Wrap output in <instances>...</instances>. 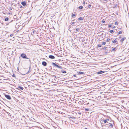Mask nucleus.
Segmentation results:
<instances>
[{
    "mask_svg": "<svg viewBox=\"0 0 129 129\" xmlns=\"http://www.w3.org/2000/svg\"><path fill=\"white\" fill-rule=\"evenodd\" d=\"M20 56H21L22 58L24 59H29L27 57L25 54L24 53L21 54L20 55Z\"/></svg>",
    "mask_w": 129,
    "mask_h": 129,
    "instance_id": "f257e3e1",
    "label": "nucleus"
},
{
    "mask_svg": "<svg viewBox=\"0 0 129 129\" xmlns=\"http://www.w3.org/2000/svg\"><path fill=\"white\" fill-rule=\"evenodd\" d=\"M52 65L54 67H57V68L60 69H62V67L58 65L57 64L55 63L54 62H52Z\"/></svg>",
    "mask_w": 129,
    "mask_h": 129,
    "instance_id": "f03ea898",
    "label": "nucleus"
},
{
    "mask_svg": "<svg viewBox=\"0 0 129 129\" xmlns=\"http://www.w3.org/2000/svg\"><path fill=\"white\" fill-rule=\"evenodd\" d=\"M5 96L7 99L9 100H10L11 99V98L10 96L9 95L5 94Z\"/></svg>",
    "mask_w": 129,
    "mask_h": 129,
    "instance_id": "7ed1b4c3",
    "label": "nucleus"
},
{
    "mask_svg": "<svg viewBox=\"0 0 129 129\" xmlns=\"http://www.w3.org/2000/svg\"><path fill=\"white\" fill-rule=\"evenodd\" d=\"M42 64L43 66H46L47 65V63L45 61H43Z\"/></svg>",
    "mask_w": 129,
    "mask_h": 129,
    "instance_id": "20e7f679",
    "label": "nucleus"
},
{
    "mask_svg": "<svg viewBox=\"0 0 129 129\" xmlns=\"http://www.w3.org/2000/svg\"><path fill=\"white\" fill-rule=\"evenodd\" d=\"M17 89L21 90H23V88L21 86H18Z\"/></svg>",
    "mask_w": 129,
    "mask_h": 129,
    "instance_id": "39448f33",
    "label": "nucleus"
},
{
    "mask_svg": "<svg viewBox=\"0 0 129 129\" xmlns=\"http://www.w3.org/2000/svg\"><path fill=\"white\" fill-rule=\"evenodd\" d=\"M49 57L51 59H53L55 58L54 56L52 55H50L49 56Z\"/></svg>",
    "mask_w": 129,
    "mask_h": 129,
    "instance_id": "423d86ee",
    "label": "nucleus"
},
{
    "mask_svg": "<svg viewBox=\"0 0 129 129\" xmlns=\"http://www.w3.org/2000/svg\"><path fill=\"white\" fill-rule=\"evenodd\" d=\"M126 39L125 37H124L122 38L120 40V41L122 43H123V42Z\"/></svg>",
    "mask_w": 129,
    "mask_h": 129,
    "instance_id": "0eeeda50",
    "label": "nucleus"
},
{
    "mask_svg": "<svg viewBox=\"0 0 129 129\" xmlns=\"http://www.w3.org/2000/svg\"><path fill=\"white\" fill-rule=\"evenodd\" d=\"M22 5L24 6H25L26 5V2H23L21 3Z\"/></svg>",
    "mask_w": 129,
    "mask_h": 129,
    "instance_id": "6e6552de",
    "label": "nucleus"
},
{
    "mask_svg": "<svg viewBox=\"0 0 129 129\" xmlns=\"http://www.w3.org/2000/svg\"><path fill=\"white\" fill-rule=\"evenodd\" d=\"M105 72V71H100V72H98V74H102V73H104Z\"/></svg>",
    "mask_w": 129,
    "mask_h": 129,
    "instance_id": "1a4fd4ad",
    "label": "nucleus"
},
{
    "mask_svg": "<svg viewBox=\"0 0 129 129\" xmlns=\"http://www.w3.org/2000/svg\"><path fill=\"white\" fill-rule=\"evenodd\" d=\"M77 72L78 74H84V73L81 72Z\"/></svg>",
    "mask_w": 129,
    "mask_h": 129,
    "instance_id": "9d476101",
    "label": "nucleus"
},
{
    "mask_svg": "<svg viewBox=\"0 0 129 129\" xmlns=\"http://www.w3.org/2000/svg\"><path fill=\"white\" fill-rule=\"evenodd\" d=\"M117 41L115 39L113 41H112V42L113 43H116L117 42Z\"/></svg>",
    "mask_w": 129,
    "mask_h": 129,
    "instance_id": "9b49d317",
    "label": "nucleus"
},
{
    "mask_svg": "<svg viewBox=\"0 0 129 129\" xmlns=\"http://www.w3.org/2000/svg\"><path fill=\"white\" fill-rule=\"evenodd\" d=\"M103 121L104 122V123H108V121H107V120H103Z\"/></svg>",
    "mask_w": 129,
    "mask_h": 129,
    "instance_id": "f8f14e48",
    "label": "nucleus"
},
{
    "mask_svg": "<svg viewBox=\"0 0 129 129\" xmlns=\"http://www.w3.org/2000/svg\"><path fill=\"white\" fill-rule=\"evenodd\" d=\"M117 50V49L116 48H114L112 49V51H115Z\"/></svg>",
    "mask_w": 129,
    "mask_h": 129,
    "instance_id": "ddd939ff",
    "label": "nucleus"
},
{
    "mask_svg": "<svg viewBox=\"0 0 129 129\" xmlns=\"http://www.w3.org/2000/svg\"><path fill=\"white\" fill-rule=\"evenodd\" d=\"M122 33V31H119L118 32V34L117 35V36H118L119 35V34H121Z\"/></svg>",
    "mask_w": 129,
    "mask_h": 129,
    "instance_id": "4468645a",
    "label": "nucleus"
},
{
    "mask_svg": "<svg viewBox=\"0 0 129 129\" xmlns=\"http://www.w3.org/2000/svg\"><path fill=\"white\" fill-rule=\"evenodd\" d=\"M78 8H79V9H82L83 8V7L82 6H80Z\"/></svg>",
    "mask_w": 129,
    "mask_h": 129,
    "instance_id": "2eb2a0df",
    "label": "nucleus"
},
{
    "mask_svg": "<svg viewBox=\"0 0 129 129\" xmlns=\"http://www.w3.org/2000/svg\"><path fill=\"white\" fill-rule=\"evenodd\" d=\"M78 20H83V18L82 17H80L79 18H78Z\"/></svg>",
    "mask_w": 129,
    "mask_h": 129,
    "instance_id": "dca6fc26",
    "label": "nucleus"
},
{
    "mask_svg": "<svg viewBox=\"0 0 129 129\" xmlns=\"http://www.w3.org/2000/svg\"><path fill=\"white\" fill-rule=\"evenodd\" d=\"M9 19L8 18V17H7L5 19V20L6 21H7Z\"/></svg>",
    "mask_w": 129,
    "mask_h": 129,
    "instance_id": "f3484780",
    "label": "nucleus"
},
{
    "mask_svg": "<svg viewBox=\"0 0 129 129\" xmlns=\"http://www.w3.org/2000/svg\"><path fill=\"white\" fill-rule=\"evenodd\" d=\"M61 72H62L63 73H67V72L66 71L63 70H62L61 71Z\"/></svg>",
    "mask_w": 129,
    "mask_h": 129,
    "instance_id": "a211bd4d",
    "label": "nucleus"
},
{
    "mask_svg": "<svg viewBox=\"0 0 129 129\" xmlns=\"http://www.w3.org/2000/svg\"><path fill=\"white\" fill-rule=\"evenodd\" d=\"M76 16V15L75 14H72V17H73L74 16Z\"/></svg>",
    "mask_w": 129,
    "mask_h": 129,
    "instance_id": "6ab92c4d",
    "label": "nucleus"
},
{
    "mask_svg": "<svg viewBox=\"0 0 129 129\" xmlns=\"http://www.w3.org/2000/svg\"><path fill=\"white\" fill-rule=\"evenodd\" d=\"M114 31H113V30H111L110 31V33H112L113 32H114Z\"/></svg>",
    "mask_w": 129,
    "mask_h": 129,
    "instance_id": "aec40b11",
    "label": "nucleus"
},
{
    "mask_svg": "<svg viewBox=\"0 0 129 129\" xmlns=\"http://www.w3.org/2000/svg\"><path fill=\"white\" fill-rule=\"evenodd\" d=\"M109 124H110V125L111 127H113V124H112L109 123Z\"/></svg>",
    "mask_w": 129,
    "mask_h": 129,
    "instance_id": "412c9836",
    "label": "nucleus"
},
{
    "mask_svg": "<svg viewBox=\"0 0 129 129\" xmlns=\"http://www.w3.org/2000/svg\"><path fill=\"white\" fill-rule=\"evenodd\" d=\"M102 22L103 23H106V22L104 20V19H103L102 21Z\"/></svg>",
    "mask_w": 129,
    "mask_h": 129,
    "instance_id": "4be33fe9",
    "label": "nucleus"
},
{
    "mask_svg": "<svg viewBox=\"0 0 129 129\" xmlns=\"http://www.w3.org/2000/svg\"><path fill=\"white\" fill-rule=\"evenodd\" d=\"M106 43L105 42H102V45H105L106 44Z\"/></svg>",
    "mask_w": 129,
    "mask_h": 129,
    "instance_id": "5701e85b",
    "label": "nucleus"
},
{
    "mask_svg": "<svg viewBox=\"0 0 129 129\" xmlns=\"http://www.w3.org/2000/svg\"><path fill=\"white\" fill-rule=\"evenodd\" d=\"M70 118H72V119H75V118L74 117H73H73H70Z\"/></svg>",
    "mask_w": 129,
    "mask_h": 129,
    "instance_id": "b1692460",
    "label": "nucleus"
},
{
    "mask_svg": "<svg viewBox=\"0 0 129 129\" xmlns=\"http://www.w3.org/2000/svg\"><path fill=\"white\" fill-rule=\"evenodd\" d=\"M98 46L99 47H101V45L100 44H99Z\"/></svg>",
    "mask_w": 129,
    "mask_h": 129,
    "instance_id": "393cba45",
    "label": "nucleus"
},
{
    "mask_svg": "<svg viewBox=\"0 0 129 129\" xmlns=\"http://www.w3.org/2000/svg\"><path fill=\"white\" fill-rule=\"evenodd\" d=\"M85 109L86 111H88L89 110L88 109L85 108Z\"/></svg>",
    "mask_w": 129,
    "mask_h": 129,
    "instance_id": "a878e982",
    "label": "nucleus"
},
{
    "mask_svg": "<svg viewBox=\"0 0 129 129\" xmlns=\"http://www.w3.org/2000/svg\"><path fill=\"white\" fill-rule=\"evenodd\" d=\"M109 119H111L109 118H107V119H106V120H107V121H109Z\"/></svg>",
    "mask_w": 129,
    "mask_h": 129,
    "instance_id": "bb28decb",
    "label": "nucleus"
},
{
    "mask_svg": "<svg viewBox=\"0 0 129 129\" xmlns=\"http://www.w3.org/2000/svg\"><path fill=\"white\" fill-rule=\"evenodd\" d=\"M110 40V39L109 38H108L107 39V41L108 42Z\"/></svg>",
    "mask_w": 129,
    "mask_h": 129,
    "instance_id": "cd10ccee",
    "label": "nucleus"
},
{
    "mask_svg": "<svg viewBox=\"0 0 129 129\" xmlns=\"http://www.w3.org/2000/svg\"><path fill=\"white\" fill-rule=\"evenodd\" d=\"M118 23L117 22H115V25H117L118 24Z\"/></svg>",
    "mask_w": 129,
    "mask_h": 129,
    "instance_id": "c85d7f7f",
    "label": "nucleus"
},
{
    "mask_svg": "<svg viewBox=\"0 0 129 129\" xmlns=\"http://www.w3.org/2000/svg\"><path fill=\"white\" fill-rule=\"evenodd\" d=\"M91 6V5H88V7L89 8H90Z\"/></svg>",
    "mask_w": 129,
    "mask_h": 129,
    "instance_id": "c756f323",
    "label": "nucleus"
},
{
    "mask_svg": "<svg viewBox=\"0 0 129 129\" xmlns=\"http://www.w3.org/2000/svg\"><path fill=\"white\" fill-rule=\"evenodd\" d=\"M112 26V25L110 24L108 26V27H110Z\"/></svg>",
    "mask_w": 129,
    "mask_h": 129,
    "instance_id": "7c9ffc66",
    "label": "nucleus"
},
{
    "mask_svg": "<svg viewBox=\"0 0 129 129\" xmlns=\"http://www.w3.org/2000/svg\"><path fill=\"white\" fill-rule=\"evenodd\" d=\"M79 29H80L79 28H77L76 29V31H78L79 30Z\"/></svg>",
    "mask_w": 129,
    "mask_h": 129,
    "instance_id": "2f4dec72",
    "label": "nucleus"
},
{
    "mask_svg": "<svg viewBox=\"0 0 129 129\" xmlns=\"http://www.w3.org/2000/svg\"><path fill=\"white\" fill-rule=\"evenodd\" d=\"M74 76V77H76V75H74L73 76Z\"/></svg>",
    "mask_w": 129,
    "mask_h": 129,
    "instance_id": "473e14b6",
    "label": "nucleus"
},
{
    "mask_svg": "<svg viewBox=\"0 0 129 129\" xmlns=\"http://www.w3.org/2000/svg\"><path fill=\"white\" fill-rule=\"evenodd\" d=\"M71 23H72V24H74L75 23V22H71Z\"/></svg>",
    "mask_w": 129,
    "mask_h": 129,
    "instance_id": "72a5a7b5",
    "label": "nucleus"
},
{
    "mask_svg": "<svg viewBox=\"0 0 129 129\" xmlns=\"http://www.w3.org/2000/svg\"><path fill=\"white\" fill-rule=\"evenodd\" d=\"M30 67L29 68V71H28V73H28V72H30Z\"/></svg>",
    "mask_w": 129,
    "mask_h": 129,
    "instance_id": "f704fd0d",
    "label": "nucleus"
},
{
    "mask_svg": "<svg viewBox=\"0 0 129 129\" xmlns=\"http://www.w3.org/2000/svg\"><path fill=\"white\" fill-rule=\"evenodd\" d=\"M20 8H23V7L22 6H20Z\"/></svg>",
    "mask_w": 129,
    "mask_h": 129,
    "instance_id": "c9c22d12",
    "label": "nucleus"
},
{
    "mask_svg": "<svg viewBox=\"0 0 129 129\" xmlns=\"http://www.w3.org/2000/svg\"><path fill=\"white\" fill-rule=\"evenodd\" d=\"M53 76L55 78H56V77L55 75H53Z\"/></svg>",
    "mask_w": 129,
    "mask_h": 129,
    "instance_id": "e433bc0d",
    "label": "nucleus"
},
{
    "mask_svg": "<svg viewBox=\"0 0 129 129\" xmlns=\"http://www.w3.org/2000/svg\"><path fill=\"white\" fill-rule=\"evenodd\" d=\"M13 34H11L10 35V36L11 37H12V36H13Z\"/></svg>",
    "mask_w": 129,
    "mask_h": 129,
    "instance_id": "4c0bfd02",
    "label": "nucleus"
},
{
    "mask_svg": "<svg viewBox=\"0 0 129 129\" xmlns=\"http://www.w3.org/2000/svg\"><path fill=\"white\" fill-rule=\"evenodd\" d=\"M13 77H15L14 74H13L12 76Z\"/></svg>",
    "mask_w": 129,
    "mask_h": 129,
    "instance_id": "58836bf2",
    "label": "nucleus"
},
{
    "mask_svg": "<svg viewBox=\"0 0 129 129\" xmlns=\"http://www.w3.org/2000/svg\"><path fill=\"white\" fill-rule=\"evenodd\" d=\"M116 28V27L115 26H114L113 27V28Z\"/></svg>",
    "mask_w": 129,
    "mask_h": 129,
    "instance_id": "ea45409f",
    "label": "nucleus"
},
{
    "mask_svg": "<svg viewBox=\"0 0 129 129\" xmlns=\"http://www.w3.org/2000/svg\"><path fill=\"white\" fill-rule=\"evenodd\" d=\"M121 38V37L120 36L119 37V39H120Z\"/></svg>",
    "mask_w": 129,
    "mask_h": 129,
    "instance_id": "a19ab883",
    "label": "nucleus"
},
{
    "mask_svg": "<svg viewBox=\"0 0 129 129\" xmlns=\"http://www.w3.org/2000/svg\"><path fill=\"white\" fill-rule=\"evenodd\" d=\"M89 104V103H87L86 104V105H88V104Z\"/></svg>",
    "mask_w": 129,
    "mask_h": 129,
    "instance_id": "79ce46f5",
    "label": "nucleus"
},
{
    "mask_svg": "<svg viewBox=\"0 0 129 129\" xmlns=\"http://www.w3.org/2000/svg\"><path fill=\"white\" fill-rule=\"evenodd\" d=\"M85 2H83V4H85Z\"/></svg>",
    "mask_w": 129,
    "mask_h": 129,
    "instance_id": "37998d69",
    "label": "nucleus"
},
{
    "mask_svg": "<svg viewBox=\"0 0 129 129\" xmlns=\"http://www.w3.org/2000/svg\"><path fill=\"white\" fill-rule=\"evenodd\" d=\"M107 48V47H106L105 48V49H106Z\"/></svg>",
    "mask_w": 129,
    "mask_h": 129,
    "instance_id": "c03bdc74",
    "label": "nucleus"
},
{
    "mask_svg": "<svg viewBox=\"0 0 129 129\" xmlns=\"http://www.w3.org/2000/svg\"><path fill=\"white\" fill-rule=\"evenodd\" d=\"M57 78H59L60 77L59 76H57Z\"/></svg>",
    "mask_w": 129,
    "mask_h": 129,
    "instance_id": "a18cd8bd",
    "label": "nucleus"
},
{
    "mask_svg": "<svg viewBox=\"0 0 129 129\" xmlns=\"http://www.w3.org/2000/svg\"><path fill=\"white\" fill-rule=\"evenodd\" d=\"M57 78H59L60 77L59 76H57Z\"/></svg>",
    "mask_w": 129,
    "mask_h": 129,
    "instance_id": "49530a36",
    "label": "nucleus"
},
{
    "mask_svg": "<svg viewBox=\"0 0 129 129\" xmlns=\"http://www.w3.org/2000/svg\"><path fill=\"white\" fill-rule=\"evenodd\" d=\"M79 114H81V113H78Z\"/></svg>",
    "mask_w": 129,
    "mask_h": 129,
    "instance_id": "de8ad7c7",
    "label": "nucleus"
},
{
    "mask_svg": "<svg viewBox=\"0 0 129 129\" xmlns=\"http://www.w3.org/2000/svg\"><path fill=\"white\" fill-rule=\"evenodd\" d=\"M34 32H35V31H33V33H34Z\"/></svg>",
    "mask_w": 129,
    "mask_h": 129,
    "instance_id": "09e8293b",
    "label": "nucleus"
},
{
    "mask_svg": "<svg viewBox=\"0 0 129 129\" xmlns=\"http://www.w3.org/2000/svg\"><path fill=\"white\" fill-rule=\"evenodd\" d=\"M116 44H118V43H116Z\"/></svg>",
    "mask_w": 129,
    "mask_h": 129,
    "instance_id": "8fccbe9b",
    "label": "nucleus"
},
{
    "mask_svg": "<svg viewBox=\"0 0 129 129\" xmlns=\"http://www.w3.org/2000/svg\"><path fill=\"white\" fill-rule=\"evenodd\" d=\"M85 129H87L86 128H85Z\"/></svg>",
    "mask_w": 129,
    "mask_h": 129,
    "instance_id": "3c124183",
    "label": "nucleus"
}]
</instances>
